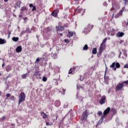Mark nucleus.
Wrapping results in <instances>:
<instances>
[{
  "instance_id": "nucleus-33",
  "label": "nucleus",
  "mask_w": 128,
  "mask_h": 128,
  "mask_svg": "<svg viewBox=\"0 0 128 128\" xmlns=\"http://www.w3.org/2000/svg\"><path fill=\"white\" fill-rule=\"evenodd\" d=\"M98 115L99 116H101L102 115V112H100H100H98Z\"/></svg>"
},
{
  "instance_id": "nucleus-21",
  "label": "nucleus",
  "mask_w": 128,
  "mask_h": 128,
  "mask_svg": "<svg viewBox=\"0 0 128 128\" xmlns=\"http://www.w3.org/2000/svg\"><path fill=\"white\" fill-rule=\"evenodd\" d=\"M18 37H13L12 38V40L14 41V42H17L18 41Z\"/></svg>"
},
{
  "instance_id": "nucleus-8",
  "label": "nucleus",
  "mask_w": 128,
  "mask_h": 128,
  "mask_svg": "<svg viewBox=\"0 0 128 128\" xmlns=\"http://www.w3.org/2000/svg\"><path fill=\"white\" fill-rule=\"evenodd\" d=\"M58 12H59V10L58 9H56V10H54L52 13V15L55 17V18H56L57 16H58Z\"/></svg>"
},
{
  "instance_id": "nucleus-49",
  "label": "nucleus",
  "mask_w": 128,
  "mask_h": 128,
  "mask_svg": "<svg viewBox=\"0 0 128 128\" xmlns=\"http://www.w3.org/2000/svg\"><path fill=\"white\" fill-rule=\"evenodd\" d=\"M10 34H11V32H8V36H10Z\"/></svg>"
},
{
  "instance_id": "nucleus-20",
  "label": "nucleus",
  "mask_w": 128,
  "mask_h": 128,
  "mask_svg": "<svg viewBox=\"0 0 128 128\" xmlns=\"http://www.w3.org/2000/svg\"><path fill=\"white\" fill-rule=\"evenodd\" d=\"M92 54H96L97 53V48H93L92 51Z\"/></svg>"
},
{
  "instance_id": "nucleus-17",
  "label": "nucleus",
  "mask_w": 128,
  "mask_h": 128,
  "mask_svg": "<svg viewBox=\"0 0 128 128\" xmlns=\"http://www.w3.org/2000/svg\"><path fill=\"white\" fill-rule=\"evenodd\" d=\"M68 34L67 35L68 38H70L72 36L74 35V32H72L68 31Z\"/></svg>"
},
{
  "instance_id": "nucleus-27",
  "label": "nucleus",
  "mask_w": 128,
  "mask_h": 128,
  "mask_svg": "<svg viewBox=\"0 0 128 128\" xmlns=\"http://www.w3.org/2000/svg\"><path fill=\"white\" fill-rule=\"evenodd\" d=\"M115 66H116V63H115V62H114V63H112V65H110V68H114Z\"/></svg>"
},
{
  "instance_id": "nucleus-50",
  "label": "nucleus",
  "mask_w": 128,
  "mask_h": 128,
  "mask_svg": "<svg viewBox=\"0 0 128 128\" xmlns=\"http://www.w3.org/2000/svg\"><path fill=\"white\" fill-rule=\"evenodd\" d=\"M4 66V62L3 64H2V66Z\"/></svg>"
},
{
  "instance_id": "nucleus-59",
  "label": "nucleus",
  "mask_w": 128,
  "mask_h": 128,
  "mask_svg": "<svg viewBox=\"0 0 128 128\" xmlns=\"http://www.w3.org/2000/svg\"><path fill=\"white\" fill-rule=\"evenodd\" d=\"M113 8V10H114V8Z\"/></svg>"
},
{
  "instance_id": "nucleus-55",
  "label": "nucleus",
  "mask_w": 128,
  "mask_h": 128,
  "mask_svg": "<svg viewBox=\"0 0 128 128\" xmlns=\"http://www.w3.org/2000/svg\"><path fill=\"white\" fill-rule=\"evenodd\" d=\"M60 36H62V33H60Z\"/></svg>"
},
{
  "instance_id": "nucleus-10",
  "label": "nucleus",
  "mask_w": 128,
  "mask_h": 128,
  "mask_svg": "<svg viewBox=\"0 0 128 128\" xmlns=\"http://www.w3.org/2000/svg\"><path fill=\"white\" fill-rule=\"evenodd\" d=\"M93 27H94L93 24H89L87 28H86V30H87L88 32H90V31L92 30Z\"/></svg>"
},
{
  "instance_id": "nucleus-37",
  "label": "nucleus",
  "mask_w": 128,
  "mask_h": 128,
  "mask_svg": "<svg viewBox=\"0 0 128 128\" xmlns=\"http://www.w3.org/2000/svg\"><path fill=\"white\" fill-rule=\"evenodd\" d=\"M124 5L126 6L128 4V0H124Z\"/></svg>"
},
{
  "instance_id": "nucleus-3",
  "label": "nucleus",
  "mask_w": 128,
  "mask_h": 128,
  "mask_svg": "<svg viewBox=\"0 0 128 128\" xmlns=\"http://www.w3.org/2000/svg\"><path fill=\"white\" fill-rule=\"evenodd\" d=\"M75 12L76 13H82L83 15L85 12V10L82 9L80 6H78L77 8L75 10Z\"/></svg>"
},
{
  "instance_id": "nucleus-22",
  "label": "nucleus",
  "mask_w": 128,
  "mask_h": 128,
  "mask_svg": "<svg viewBox=\"0 0 128 128\" xmlns=\"http://www.w3.org/2000/svg\"><path fill=\"white\" fill-rule=\"evenodd\" d=\"M102 122H103V120H102L100 119V120L98 121V122L96 124V127L97 128L100 124Z\"/></svg>"
},
{
  "instance_id": "nucleus-1",
  "label": "nucleus",
  "mask_w": 128,
  "mask_h": 128,
  "mask_svg": "<svg viewBox=\"0 0 128 128\" xmlns=\"http://www.w3.org/2000/svg\"><path fill=\"white\" fill-rule=\"evenodd\" d=\"M26 100V94L24 92H21L18 96V104L20 105L22 102H24Z\"/></svg>"
},
{
  "instance_id": "nucleus-51",
  "label": "nucleus",
  "mask_w": 128,
  "mask_h": 128,
  "mask_svg": "<svg viewBox=\"0 0 128 128\" xmlns=\"http://www.w3.org/2000/svg\"><path fill=\"white\" fill-rule=\"evenodd\" d=\"M11 126H14V124H11Z\"/></svg>"
},
{
  "instance_id": "nucleus-7",
  "label": "nucleus",
  "mask_w": 128,
  "mask_h": 128,
  "mask_svg": "<svg viewBox=\"0 0 128 128\" xmlns=\"http://www.w3.org/2000/svg\"><path fill=\"white\" fill-rule=\"evenodd\" d=\"M124 8H122V10H120V11L118 12L116 16H115V18H118L120 16H122V12L124 11Z\"/></svg>"
},
{
  "instance_id": "nucleus-39",
  "label": "nucleus",
  "mask_w": 128,
  "mask_h": 128,
  "mask_svg": "<svg viewBox=\"0 0 128 128\" xmlns=\"http://www.w3.org/2000/svg\"><path fill=\"white\" fill-rule=\"evenodd\" d=\"M70 42V40H69L68 39H65L64 40V42H66L68 43V42Z\"/></svg>"
},
{
  "instance_id": "nucleus-36",
  "label": "nucleus",
  "mask_w": 128,
  "mask_h": 128,
  "mask_svg": "<svg viewBox=\"0 0 128 128\" xmlns=\"http://www.w3.org/2000/svg\"><path fill=\"white\" fill-rule=\"evenodd\" d=\"M40 62V58H37L36 60L35 64H36V63L38 62Z\"/></svg>"
},
{
  "instance_id": "nucleus-32",
  "label": "nucleus",
  "mask_w": 128,
  "mask_h": 128,
  "mask_svg": "<svg viewBox=\"0 0 128 128\" xmlns=\"http://www.w3.org/2000/svg\"><path fill=\"white\" fill-rule=\"evenodd\" d=\"M123 84H125L126 86L128 85V80H126V81H124V82H122Z\"/></svg>"
},
{
  "instance_id": "nucleus-14",
  "label": "nucleus",
  "mask_w": 128,
  "mask_h": 128,
  "mask_svg": "<svg viewBox=\"0 0 128 128\" xmlns=\"http://www.w3.org/2000/svg\"><path fill=\"white\" fill-rule=\"evenodd\" d=\"M40 114L44 119H46L48 117L46 114L42 112H41Z\"/></svg>"
},
{
  "instance_id": "nucleus-2",
  "label": "nucleus",
  "mask_w": 128,
  "mask_h": 128,
  "mask_svg": "<svg viewBox=\"0 0 128 128\" xmlns=\"http://www.w3.org/2000/svg\"><path fill=\"white\" fill-rule=\"evenodd\" d=\"M124 86V83H118L116 87V92L122 90Z\"/></svg>"
},
{
  "instance_id": "nucleus-43",
  "label": "nucleus",
  "mask_w": 128,
  "mask_h": 128,
  "mask_svg": "<svg viewBox=\"0 0 128 128\" xmlns=\"http://www.w3.org/2000/svg\"><path fill=\"white\" fill-rule=\"evenodd\" d=\"M29 6L30 8H32V7H34V4H30Z\"/></svg>"
},
{
  "instance_id": "nucleus-30",
  "label": "nucleus",
  "mask_w": 128,
  "mask_h": 128,
  "mask_svg": "<svg viewBox=\"0 0 128 128\" xmlns=\"http://www.w3.org/2000/svg\"><path fill=\"white\" fill-rule=\"evenodd\" d=\"M15 100L14 96H11L10 98V100Z\"/></svg>"
},
{
  "instance_id": "nucleus-46",
  "label": "nucleus",
  "mask_w": 128,
  "mask_h": 128,
  "mask_svg": "<svg viewBox=\"0 0 128 128\" xmlns=\"http://www.w3.org/2000/svg\"><path fill=\"white\" fill-rule=\"evenodd\" d=\"M23 20H28V17H24V18H23Z\"/></svg>"
},
{
  "instance_id": "nucleus-34",
  "label": "nucleus",
  "mask_w": 128,
  "mask_h": 128,
  "mask_svg": "<svg viewBox=\"0 0 128 128\" xmlns=\"http://www.w3.org/2000/svg\"><path fill=\"white\" fill-rule=\"evenodd\" d=\"M36 10V6H33V8L32 10V11H34Z\"/></svg>"
},
{
  "instance_id": "nucleus-40",
  "label": "nucleus",
  "mask_w": 128,
  "mask_h": 128,
  "mask_svg": "<svg viewBox=\"0 0 128 128\" xmlns=\"http://www.w3.org/2000/svg\"><path fill=\"white\" fill-rule=\"evenodd\" d=\"M124 68H128V64H126Z\"/></svg>"
},
{
  "instance_id": "nucleus-6",
  "label": "nucleus",
  "mask_w": 128,
  "mask_h": 128,
  "mask_svg": "<svg viewBox=\"0 0 128 128\" xmlns=\"http://www.w3.org/2000/svg\"><path fill=\"white\" fill-rule=\"evenodd\" d=\"M106 96H104H104H102L101 98V99H100V101H99V103L100 104H105L106 102Z\"/></svg>"
},
{
  "instance_id": "nucleus-25",
  "label": "nucleus",
  "mask_w": 128,
  "mask_h": 128,
  "mask_svg": "<svg viewBox=\"0 0 128 128\" xmlns=\"http://www.w3.org/2000/svg\"><path fill=\"white\" fill-rule=\"evenodd\" d=\"M88 50V44H85L83 48V50Z\"/></svg>"
},
{
  "instance_id": "nucleus-28",
  "label": "nucleus",
  "mask_w": 128,
  "mask_h": 128,
  "mask_svg": "<svg viewBox=\"0 0 128 128\" xmlns=\"http://www.w3.org/2000/svg\"><path fill=\"white\" fill-rule=\"evenodd\" d=\"M108 40L107 38H106L104 40L102 41V44H105L106 42V40Z\"/></svg>"
},
{
  "instance_id": "nucleus-53",
  "label": "nucleus",
  "mask_w": 128,
  "mask_h": 128,
  "mask_svg": "<svg viewBox=\"0 0 128 128\" xmlns=\"http://www.w3.org/2000/svg\"><path fill=\"white\" fill-rule=\"evenodd\" d=\"M80 0H74V2L79 1Z\"/></svg>"
},
{
  "instance_id": "nucleus-13",
  "label": "nucleus",
  "mask_w": 128,
  "mask_h": 128,
  "mask_svg": "<svg viewBox=\"0 0 128 128\" xmlns=\"http://www.w3.org/2000/svg\"><path fill=\"white\" fill-rule=\"evenodd\" d=\"M110 107H108V108L104 111L103 114L104 115H107L110 112Z\"/></svg>"
},
{
  "instance_id": "nucleus-31",
  "label": "nucleus",
  "mask_w": 128,
  "mask_h": 128,
  "mask_svg": "<svg viewBox=\"0 0 128 128\" xmlns=\"http://www.w3.org/2000/svg\"><path fill=\"white\" fill-rule=\"evenodd\" d=\"M106 114H104V116H101V118H100V120L103 121L104 120V118L106 117Z\"/></svg>"
},
{
  "instance_id": "nucleus-16",
  "label": "nucleus",
  "mask_w": 128,
  "mask_h": 128,
  "mask_svg": "<svg viewBox=\"0 0 128 128\" xmlns=\"http://www.w3.org/2000/svg\"><path fill=\"white\" fill-rule=\"evenodd\" d=\"M33 76H40V71H38V70H36V71L34 73Z\"/></svg>"
},
{
  "instance_id": "nucleus-12",
  "label": "nucleus",
  "mask_w": 128,
  "mask_h": 128,
  "mask_svg": "<svg viewBox=\"0 0 128 128\" xmlns=\"http://www.w3.org/2000/svg\"><path fill=\"white\" fill-rule=\"evenodd\" d=\"M16 52H22V46H18L16 49Z\"/></svg>"
},
{
  "instance_id": "nucleus-44",
  "label": "nucleus",
  "mask_w": 128,
  "mask_h": 128,
  "mask_svg": "<svg viewBox=\"0 0 128 128\" xmlns=\"http://www.w3.org/2000/svg\"><path fill=\"white\" fill-rule=\"evenodd\" d=\"M4 119H6V116H4L2 118L1 120H4Z\"/></svg>"
},
{
  "instance_id": "nucleus-11",
  "label": "nucleus",
  "mask_w": 128,
  "mask_h": 128,
  "mask_svg": "<svg viewBox=\"0 0 128 128\" xmlns=\"http://www.w3.org/2000/svg\"><path fill=\"white\" fill-rule=\"evenodd\" d=\"M76 70V67H72L69 70L68 74H74L75 73Z\"/></svg>"
},
{
  "instance_id": "nucleus-38",
  "label": "nucleus",
  "mask_w": 128,
  "mask_h": 128,
  "mask_svg": "<svg viewBox=\"0 0 128 128\" xmlns=\"http://www.w3.org/2000/svg\"><path fill=\"white\" fill-rule=\"evenodd\" d=\"M10 93H8L6 95V97L7 98H10Z\"/></svg>"
},
{
  "instance_id": "nucleus-18",
  "label": "nucleus",
  "mask_w": 128,
  "mask_h": 128,
  "mask_svg": "<svg viewBox=\"0 0 128 128\" xmlns=\"http://www.w3.org/2000/svg\"><path fill=\"white\" fill-rule=\"evenodd\" d=\"M60 101H59V100H56L55 102L56 106L58 107V106H60Z\"/></svg>"
},
{
  "instance_id": "nucleus-57",
  "label": "nucleus",
  "mask_w": 128,
  "mask_h": 128,
  "mask_svg": "<svg viewBox=\"0 0 128 128\" xmlns=\"http://www.w3.org/2000/svg\"><path fill=\"white\" fill-rule=\"evenodd\" d=\"M128 22H127L126 26H128Z\"/></svg>"
},
{
  "instance_id": "nucleus-9",
  "label": "nucleus",
  "mask_w": 128,
  "mask_h": 128,
  "mask_svg": "<svg viewBox=\"0 0 128 128\" xmlns=\"http://www.w3.org/2000/svg\"><path fill=\"white\" fill-rule=\"evenodd\" d=\"M56 29L58 30V31L62 32L64 30V26H56Z\"/></svg>"
},
{
  "instance_id": "nucleus-26",
  "label": "nucleus",
  "mask_w": 128,
  "mask_h": 128,
  "mask_svg": "<svg viewBox=\"0 0 128 128\" xmlns=\"http://www.w3.org/2000/svg\"><path fill=\"white\" fill-rule=\"evenodd\" d=\"M115 65H116V68H119L120 67V63H118V62L115 63Z\"/></svg>"
},
{
  "instance_id": "nucleus-56",
  "label": "nucleus",
  "mask_w": 128,
  "mask_h": 128,
  "mask_svg": "<svg viewBox=\"0 0 128 128\" xmlns=\"http://www.w3.org/2000/svg\"><path fill=\"white\" fill-rule=\"evenodd\" d=\"M58 117V116H56V120H57Z\"/></svg>"
},
{
  "instance_id": "nucleus-52",
  "label": "nucleus",
  "mask_w": 128,
  "mask_h": 128,
  "mask_svg": "<svg viewBox=\"0 0 128 128\" xmlns=\"http://www.w3.org/2000/svg\"><path fill=\"white\" fill-rule=\"evenodd\" d=\"M123 42V40H121L120 42V43H122Z\"/></svg>"
},
{
  "instance_id": "nucleus-45",
  "label": "nucleus",
  "mask_w": 128,
  "mask_h": 128,
  "mask_svg": "<svg viewBox=\"0 0 128 128\" xmlns=\"http://www.w3.org/2000/svg\"><path fill=\"white\" fill-rule=\"evenodd\" d=\"M46 126H52V124H49V122H46Z\"/></svg>"
},
{
  "instance_id": "nucleus-54",
  "label": "nucleus",
  "mask_w": 128,
  "mask_h": 128,
  "mask_svg": "<svg viewBox=\"0 0 128 128\" xmlns=\"http://www.w3.org/2000/svg\"><path fill=\"white\" fill-rule=\"evenodd\" d=\"M114 13L113 14L112 16V18H114Z\"/></svg>"
},
{
  "instance_id": "nucleus-41",
  "label": "nucleus",
  "mask_w": 128,
  "mask_h": 128,
  "mask_svg": "<svg viewBox=\"0 0 128 128\" xmlns=\"http://www.w3.org/2000/svg\"><path fill=\"white\" fill-rule=\"evenodd\" d=\"M68 106V103H65V104L64 105V108H66Z\"/></svg>"
},
{
  "instance_id": "nucleus-24",
  "label": "nucleus",
  "mask_w": 128,
  "mask_h": 128,
  "mask_svg": "<svg viewBox=\"0 0 128 128\" xmlns=\"http://www.w3.org/2000/svg\"><path fill=\"white\" fill-rule=\"evenodd\" d=\"M28 74V73H26V74H23L22 76V78L26 79V75Z\"/></svg>"
},
{
  "instance_id": "nucleus-58",
  "label": "nucleus",
  "mask_w": 128,
  "mask_h": 128,
  "mask_svg": "<svg viewBox=\"0 0 128 128\" xmlns=\"http://www.w3.org/2000/svg\"><path fill=\"white\" fill-rule=\"evenodd\" d=\"M77 88L78 89V86L77 87Z\"/></svg>"
},
{
  "instance_id": "nucleus-35",
  "label": "nucleus",
  "mask_w": 128,
  "mask_h": 128,
  "mask_svg": "<svg viewBox=\"0 0 128 128\" xmlns=\"http://www.w3.org/2000/svg\"><path fill=\"white\" fill-rule=\"evenodd\" d=\"M66 89H64V88H62V94H64V92H66Z\"/></svg>"
},
{
  "instance_id": "nucleus-42",
  "label": "nucleus",
  "mask_w": 128,
  "mask_h": 128,
  "mask_svg": "<svg viewBox=\"0 0 128 128\" xmlns=\"http://www.w3.org/2000/svg\"><path fill=\"white\" fill-rule=\"evenodd\" d=\"M112 112H113L114 114H115L116 112L115 110H113Z\"/></svg>"
},
{
  "instance_id": "nucleus-19",
  "label": "nucleus",
  "mask_w": 128,
  "mask_h": 128,
  "mask_svg": "<svg viewBox=\"0 0 128 128\" xmlns=\"http://www.w3.org/2000/svg\"><path fill=\"white\" fill-rule=\"evenodd\" d=\"M124 32H118L117 34L118 36L119 37H122L124 36Z\"/></svg>"
},
{
  "instance_id": "nucleus-15",
  "label": "nucleus",
  "mask_w": 128,
  "mask_h": 128,
  "mask_svg": "<svg viewBox=\"0 0 128 128\" xmlns=\"http://www.w3.org/2000/svg\"><path fill=\"white\" fill-rule=\"evenodd\" d=\"M6 43V40L0 38V44H4Z\"/></svg>"
},
{
  "instance_id": "nucleus-48",
  "label": "nucleus",
  "mask_w": 128,
  "mask_h": 128,
  "mask_svg": "<svg viewBox=\"0 0 128 128\" xmlns=\"http://www.w3.org/2000/svg\"><path fill=\"white\" fill-rule=\"evenodd\" d=\"M4 2H8V0H4Z\"/></svg>"
},
{
  "instance_id": "nucleus-23",
  "label": "nucleus",
  "mask_w": 128,
  "mask_h": 128,
  "mask_svg": "<svg viewBox=\"0 0 128 128\" xmlns=\"http://www.w3.org/2000/svg\"><path fill=\"white\" fill-rule=\"evenodd\" d=\"M24 10H28V8L26 6H22L20 9V11L24 12Z\"/></svg>"
},
{
  "instance_id": "nucleus-4",
  "label": "nucleus",
  "mask_w": 128,
  "mask_h": 128,
  "mask_svg": "<svg viewBox=\"0 0 128 128\" xmlns=\"http://www.w3.org/2000/svg\"><path fill=\"white\" fill-rule=\"evenodd\" d=\"M105 48H106V44H101L100 46V50H99V52L100 54H102L103 50L105 49Z\"/></svg>"
},
{
  "instance_id": "nucleus-47",
  "label": "nucleus",
  "mask_w": 128,
  "mask_h": 128,
  "mask_svg": "<svg viewBox=\"0 0 128 128\" xmlns=\"http://www.w3.org/2000/svg\"><path fill=\"white\" fill-rule=\"evenodd\" d=\"M113 70H114V71H116V67H114Z\"/></svg>"
},
{
  "instance_id": "nucleus-29",
  "label": "nucleus",
  "mask_w": 128,
  "mask_h": 128,
  "mask_svg": "<svg viewBox=\"0 0 128 128\" xmlns=\"http://www.w3.org/2000/svg\"><path fill=\"white\" fill-rule=\"evenodd\" d=\"M47 80V78L46 77V76H44L43 78H42V81L44 82H46Z\"/></svg>"
},
{
  "instance_id": "nucleus-5",
  "label": "nucleus",
  "mask_w": 128,
  "mask_h": 128,
  "mask_svg": "<svg viewBox=\"0 0 128 128\" xmlns=\"http://www.w3.org/2000/svg\"><path fill=\"white\" fill-rule=\"evenodd\" d=\"M88 116V110H86L82 114V120H86Z\"/></svg>"
}]
</instances>
